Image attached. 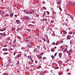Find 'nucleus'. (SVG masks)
Segmentation results:
<instances>
[{
	"instance_id": "obj_1",
	"label": "nucleus",
	"mask_w": 75,
	"mask_h": 75,
	"mask_svg": "<svg viewBox=\"0 0 75 75\" xmlns=\"http://www.w3.org/2000/svg\"><path fill=\"white\" fill-rule=\"evenodd\" d=\"M23 19L26 20H30V18L28 16H24L23 17Z\"/></svg>"
},
{
	"instance_id": "obj_2",
	"label": "nucleus",
	"mask_w": 75,
	"mask_h": 75,
	"mask_svg": "<svg viewBox=\"0 0 75 75\" xmlns=\"http://www.w3.org/2000/svg\"><path fill=\"white\" fill-rule=\"evenodd\" d=\"M34 10H32L31 11H29V13L30 14H34Z\"/></svg>"
},
{
	"instance_id": "obj_3",
	"label": "nucleus",
	"mask_w": 75,
	"mask_h": 75,
	"mask_svg": "<svg viewBox=\"0 0 75 75\" xmlns=\"http://www.w3.org/2000/svg\"><path fill=\"white\" fill-rule=\"evenodd\" d=\"M4 11H1V10H0V14L1 15H3V14H4Z\"/></svg>"
},
{
	"instance_id": "obj_4",
	"label": "nucleus",
	"mask_w": 75,
	"mask_h": 75,
	"mask_svg": "<svg viewBox=\"0 0 75 75\" xmlns=\"http://www.w3.org/2000/svg\"><path fill=\"white\" fill-rule=\"evenodd\" d=\"M37 57L39 58V59H41L42 57L41 56H40V55H38L37 56Z\"/></svg>"
},
{
	"instance_id": "obj_5",
	"label": "nucleus",
	"mask_w": 75,
	"mask_h": 75,
	"mask_svg": "<svg viewBox=\"0 0 75 75\" xmlns=\"http://www.w3.org/2000/svg\"><path fill=\"white\" fill-rule=\"evenodd\" d=\"M27 58H28V59H31V58H32V57H31V56H28Z\"/></svg>"
},
{
	"instance_id": "obj_6",
	"label": "nucleus",
	"mask_w": 75,
	"mask_h": 75,
	"mask_svg": "<svg viewBox=\"0 0 75 75\" xmlns=\"http://www.w3.org/2000/svg\"><path fill=\"white\" fill-rule=\"evenodd\" d=\"M57 3L58 4H60L61 3V1H59L57 2Z\"/></svg>"
},
{
	"instance_id": "obj_7",
	"label": "nucleus",
	"mask_w": 75,
	"mask_h": 75,
	"mask_svg": "<svg viewBox=\"0 0 75 75\" xmlns=\"http://www.w3.org/2000/svg\"><path fill=\"white\" fill-rule=\"evenodd\" d=\"M16 22L17 23V24H19L20 23V21L19 20H17L16 21Z\"/></svg>"
},
{
	"instance_id": "obj_8",
	"label": "nucleus",
	"mask_w": 75,
	"mask_h": 75,
	"mask_svg": "<svg viewBox=\"0 0 75 75\" xmlns=\"http://www.w3.org/2000/svg\"><path fill=\"white\" fill-rule=\"evenodd\" d=\"M28 48H31V47H33V45H28Z\"/></svg>"
},
{
	"instance_id": "obj_9",
	"label": "nucleus",
	"mask_w": 75,
	"mask_h": 75,
	"mask_svg": "<svg viewBox=\"0 0 75 75\" xmlns=\"http://www.w3.org/2000/svg\"><path fill=\"white\" fill-rule=\"evenodd\" d=\"M46 14V12L45 11L44 12V13H43L42 16L43 17H44V16H45Z\"/></svg>"
},
{
	"instance_id": "obj_10",
	"label": "nucleus",
	"mask_w": 75,
	"mask_h": 75,
	"mask_svg": "<svg viewBox=\"0 0 75 75\" xmlns=\"http://www.w3.org/2000/svg\"><path fill=\"white\" fill-rule=\"evenodd\" d=\"M2 51H7V49H2Z\"/></svg>"
},
{
	"instance_id": "obj_11",
	"label": "nucleus",
	"mask_w": 75,
	"mask_h": 75,
	"mask_svg": "<svg viewBox=\"0 0 75 75\" xmlns=\"http://www.w3.org/2000/svg\"><path fill=\"white\" fill-rule=\"evenodd\" d=\"M59 57H62V53H60L59 54Z\"/></svg>"
},
{
	"instance_id": "obj_12",
	"label": "nucleus",
	"mask_w": 75,
	"mask_h": 75,
	"mask_svg": "<svg viewBox=\"0 0 75 75\" xmlns=\"http://www.w3.org/2000/svg\"><path fill=\"white\" fill-rule=\"evenodd\" d=\"M21 55V54H18L17 56L16 57H17L18 58H19V57H20Z\"/></svg>"
},
{
	"instance_id": "obj_13",
	"label": "nucleus",
	"mask_w": 75,
	"mask_h": 75,
	"mask_svg": "<svg viewBox=\"0 0 75 75\" xmlns=\"http://www.w3.org/2000/svg\"><path fill=\"white\" fill-rule=\"evenodd\" d=\"M67 51V48H66L65 50L63 51V52H65V51Z\"/></svg>"
},
{
	"instance_id": "obj_14",
	"label": "nucleus",
	"mask_w": 75,
	"mask_h": 75,
	"mask_svg": "<svg viewBox=\"0 0 75 75\" xmlns=\"http://www.w3.org/2000/svg\"><path fill=\"white\" fill-rule=\"evenodd\" d=\"M6 30V28H5V29L1 30V29H0V31H5Z\"/></svg>"
},
{
	"instance_id": "obj_15",
	"label": "nucleus",
	"mask_w": 75,
	"mask_h": 75,
	"mask_svg": "<svg viewBox=\"0 0 75 75\" xmlns=\"http://www.w3.org/2000/svg\"><path fill=\"white\" fill-rule=\"evenodd\" d=\"M69 16H70V18H71V19H74V17H72V16L71 15H70Z\"/></svg>"
},
{
	"instance_id": "obj_16",
	"label": "nucleus",
	"mask_w": 75,
	"mask_h": 75,
	"mask_svg": "<svg viewBox=\"0 0 75 75\" xmlns=\"http://www.w3.org/2000/svg\"><path fill=\"white\" fill-rule=\"evenodd\" d=\"M37 50V48H35L33 50V52H35V51H36V50Z\"/></svg>"
},
{
	"instance_id": "obj_17",
	"label": "nucleus",
	"mask_w": 75,
	"mask_h": 75,
	"mask_svg": "<svg viewBox=\"0 0 75 75\" xmlns=\"http://www.w3.org/2000/svg\"><path fill=\"white\" fill-rule=\"evenodd\" d=\"M58 44H59V42H57L56 43V45H58Z\"/></svg>"
},
{
	"instance_id": "obj_18",
	"label": "nucleus",
	"mask_w": 75,
	"mask_h": 75,
	"mask_svg": "<svg viewBox=\"0 0 75 75\" xmlns=\"http://www.w3.org/2000/svg\"><path fill=\"white\" fill-rule=\"evenodd\" d=\"M9 50H11V51H12V50H13V48H12L11 47H10V48H9Z\"/></svg>"
},
{
	"instance_id": "obj_19",
	"label": "nucleus",
	"mask_w": 75,
	"mask_h": 75,
	"mask_svg": "<svg viewBox=\"0 0 75 75\" xmlns=\"http://www.w3.org/2000/svg\"><path fill=\"white\" fill-rule=\"evenodd\" d=\"M51 51L52 52H54V51L55 50H54V49H52L51 50Z\"/></svg>"
},
{
	"instance_id": "obj_20",
	"label": "nucleus",
	"mask_w": 75,
	"mask_h": 75,
	"mask_svg": "<svg viewBox=\"0 0 75 75\" xmlns=\"http://www.w3.org/2000/svg\"><path fill=\"white\" fill-rule=\"evenodd\" d=\"M63 33H65V34H67V32H65V31L64 30H63Z\"/></svg>"
},
{
	"instance_id": "obj_21",
	"label": "nucleus",
	"mask_w": 75,
	"mask_h": 75,
	"mask_svg": "<svg viewBox=\"0 0 75 75\" xmlns=\"http://www.w3.org/2000/svg\"><path fill=\"white\" fill-rule=\"evenodd\" d=\"M67 39H68L69 38V39H71V38L69 36H67Z\"/></svg>"
},
{
	"instance_id": "obj_22",
	"label": "nucleus",
	"mask_w": 75,
	"mask_h": 75,
	"mask_svg": "<svg viewBox=\"0 0 75 75\" xmlns=\"http://www.w3.org/2000/svg\"><path fill=\"white\" fill-rule=\"evenodd\" d=\"M10 16H11V17H13V14H12V13H11L10 14Z\"/></svg>"
},
{
	"instance_id": "obj_23",
	"label": "nucleus",
	"mask_w": 75,
	"mask_h": 75,
	"mask_svg": "<svg viewBox=\"0 0 75 75\" xmlns=\"http://www.w3.org/2000/svg\"><path fill=\"white\" fill-rule=\"evenodd\" d=\"M43 21H47V19H43Z\"/></svg>"
},
{
	"instance_id": "obj_24",
	"label": "nucleus",
	"mask_w": 75,
	"mask_h": 75,
	"mask_svg": "<svg viewBox=\"0 0 75 75\" xmlns=\"http://www.w3.org/2000/svg\"><path fill=\"white\" fill-rule=\"evenodd\" d=\"M19 64H20V62H19V61H18L17 62V63H16V64L18 65H19Z\"/></svg>"
},
{
	"instance_id": "obj_25",
	"label": "nucleus",
	"mask_w": 75,
	"mask_h": 75,
	"mask_svg": "<svg viewBox=\"0 0 75 75\" xmlns=\"http://www.w3.org/2000/svg\"><path fill=\"white\" fill-rule=\"evenodd\" d=\"M46 13H47V14H48V15L50 14V12H48V11H47Z\"/></svg>"
},
{
	"instance_id": "obj_26",
	"label": "nucleus",
	"mask_w": 75,
	"mask_h": 75,
	"mask_svg": "<svg viewBox=\"0 0 75 75\" xmlns=\"http://www.w3.org/2000/svg\"><path fill=\"white\" fill-rule=\"evenodd\" d=\"M31 31V29H28V31H29V32H30V31Z\"/></svg>"
},
{
	"instance_id": "obj_27",
	"label": "nucleus",
	"mask_w": 75,
	"mask_h": 75,
	"mask_svg": "<svg viewBox=\"0 0 75 75\" xmlns=\"http://www.w3.org/2000/svg\"><path fill=\"white\" fill-rule=\"evenodd\" d=\"M51 57L52 58H54V55H52Z\"/></svg>"
},
{
	"instance_id": "obj_28",
	"label": "nucleus",
	"mask_w": 75,
	"mask_h": 75,
	"mask_svg": "<svg viewBox=\"0 0 75 75\" xmlns=\"http://www.w3.org/2000/svg\"><path fill=\"white\" fill-rule=\"evenodd\" d=\"M11 30H15V28H12Z\"/></svg>"
},
{
	"instance_id": "obj_29",
	"label": "nucleus",
	"mask_w": 75,
	"mask_h": 75,
	"mask_svg": "<svg viewBox=\"0 0 75 75\" xmlns=\"http://www.w3.org/2000/svg\"><path fill=\"white\" fill-rule=\"evenodd\" d=\"M50 22L51 23H54V20H52Z\"/></svg>"
},
{
	"instance_id": "obj_30",
	"label": "nucleus",
	"mask_w": 75,
	"mask_h": 75,
	"mask_svg": "<svg viewBox=\"0 0 75 75\" xmlns=\"http://www.w3.org/2000/svg\"><path fill=\"white\" fill-rule=\"evenodd\" d=\"M16 46V45L15 44L13 45H12V47H15Z\"/></svg>"
},
{
	"instance_id": "obj_31",
	"label": "nucleus",
	"mask_w": 75,
	"mask_h": 75,
	"mask_svg": "<svg viewBox=\"0 0 75 75\" xmlns=\"http://www.w3.org/2000/svg\"><path fill=\"white\" fill-rule=\"evenodd\" d=\"M52 12H53V14H56V12H55V11H52Z\"/></svg>"
},
{
	"instance_id": "obj_32",
	"label": "nucleus",
	"mask_w": 75,
	"mask_h": 75,
	"mask_svg": "<svg viewBox=\"0 0 75 75\" xmlns=\"http://www.w3.org/2000/svg\"><path fill=\"white\" fill-rule=\"evenodd\" d=\"M73 4L72 3V2H70L69 3V4H68L70 5V4Z\"/></svg>"
},
{
	"instance_id": "obj_33",
	"label": "nucleus",
	"mask_w": 75,
	"mask_h": 75,
	"mask_svg": "<svg viewBox=\"0 0 75 75\" xmlns=\"http://www.w3.org/2000/svg\"><path fill=\"white\" fill-rule=\"evenodd\" d=\"M25 13L26 14H30V12H26Z\"/></svg>"
},
{
	"instance_id": "obj_34",
	"label": "nucleus",
	"mask_w": 75,
	"mask_h": 75,
	"mask_svg": "<svg viewBox=\"0 0 75 75\" xmlns=\"http://www.w3.org/2000/svg\"><path fill=\"white\" fill-rule=\"evenodd\" d=\"M52 44L54 45H55V42H53Z\"/></svg>"
},
{
	"instance_id": "obj_35",
	"label": "nucleus",
	"mask_w": 75,
	"mask_h": 75,
	"mask_svg": "<svg viewBox=\"0 0 75 75\" xmlns=\"http://www.w3.org/2000/svg\"><path fill=\"white\" fill-rule=\"evenodd\" d=\"M43 40L44 41H46V39H45V38H43Z\"/></svg>"
},
{
	"instance_id": "obj_36",
	"label": "nucleus",
	"mask_w": 75,
	"mask_h": 75,
	"mask_svg": "<svg viewBox=\"0 0 75 75\" xmlns=\"http://www.w3.org/2000/svg\"><path fill=\"white\" fill-rule=\"evenodd\" d=\"M14 43H16V39H15L14 41Z\"/></svg>"
},
{
	"instance_id": "obj_37",
	"label": "nucleus",
	"mask_w": 75,
	"mask_h": 75,
	"mask_svg": "<svg viewBox=\"0 0 75 75\" xmlns=\"http://www.w3.org/2000/svg\"><path fill=\"white\" fill-rule=\"evenodd\" d=\"M69 69H67V72H69Z\"/></svg>"
},
{
	"instance_id": "obj_38",
	"label": "nucleus",
	"mask_w": 75,
	"mask_h": 75,
	"mask_svg": "<svg viewBox=\"0 0 75 75\" xmlns=\"http://www.w3.org/2000/svg\"><path fill=\"white\" fill-rule=\"evenodd\" d=\"M69 34H72V33L71 32H69Z\"/></svg>"
},
{
	"instance_id": "obj_39",
	"label": "nucleus",
	"mask_w": 75,
	"mask_h": 75,
	"mask_svg": "<svg viewBox=\"0 0 75 75\" xmlns=\"http://www.w3.org/2000/svg\"><path fill=\"white\" fill-rule=\"evenodd\" d=\"M4 75H8V74H6V73H4L3 74Z\"/></svg>"
},
{
	"instance_id": "obj_40",
	"label": "nucleus",
	"mask_w": 75,
	"mask_h": 75,
	"mask_svg": "<svg viewBox=\"0 0 75 75\" xmlns=\"http://www.w3.org/2000/svg\"><path fill=\"white\" fill-rule=\"evenodd\" d=\"M7 54H8V53L7 52H6L4 53V55H5V54L7 55Z\"/></svg>"
},
{
	"instance_id": "obj_41",
	"label": "nucleus",
	"mask_w": 75,
	"mask_h": 75,
	"mask_svg": "<svg viewBox=\"0 0 75 75\" xmlns=\"http://www.w3.org/2000/svg\"><path fill=\"white\" fill-rule=\"evenodd\" d=\"M43 7L44 9L45 10H46V8L44 6V7Z\"/></svg>"
},
{
	"instance_id": "obj_42",
	"label": "nucleus",
	"mask_w": 75,
	"mask_h": 75,
	"mask_svg": "<svg viewBox=\"0 0 75 75\" xmlns=\"http://www.w3.org/2000/svg\"><path fill=\"white\" fill-rule=\"evenodd\" d=\"M60 48L62 49H64V48H63V47L62 46H60Z\"/></svg>"
},
{
	"instance_id": "obj_43",
	"label": "nucleus",
	"mask_w": 75,
	"mask_h": 75,
	"mask_svg": "<svg viewBox=\"0 0 75 75\" xmlns=\"http://www.w3.org/2000/svg\"><path fill=\"white\" fill-rule=\"evenodd\" d=\"M30 60L32 62H34V61L33 60V59H30Z\"/></svg>"
},
{
	"instance_id": "obj_44",
	"label": "nucleus",
	"mask_w": 75,
	"mask_h": 75,
	"mask_svg": "<svg viewBox=\"0 0 75 75\" xmlns=\"http://www.w3.org/2000/svg\"><path fill=\"white\" fill-rule=\"evenodd\" d=\"M16 54V52H14L13 53V55H15Z\"/></svg>"
},
{
	"instance_id": "obj_45",
	"label": "nucleus",
	"mask_w": 75,
	"mask_h": 75,
	"mask_svg": "<svg viewBox=\"0 0 75 75\" xmlns=\"http://www.w3.org/2000/svg\"><path fill=\"white\" fill-rule=\"evenodd\" d=\"M59 74L60 75H62V73H61V72H59Z\"/></svg>"
},
{
	"instance_id": "obj_46",
	"label": "nucleus",
	"mask_w": 75,
	"mask_h": 75,
	"mask_svg": "<svg viewBox=\"0 0 75 75\" xmlns=\"http://www.w3.org/2000/svg\"><path fill=\"white\" fill-rule=\"evenodd\" d=\"M72 40H71L70 41V44H72Z\"/></svg>"
},
{
	"instance_id": "obj_47",
	"label": "nucleus",
	"mask_w": 75,
	"mask_h": 75,
	"mask_svg": "<svg viewBox=\"0 0 75 75\" xmlns=\"http://www.w3.org/2000/svg\"><path fill=\"white\" fill-rule=\"evenodd\" d=\"M20 7V6L19 4L18 5V7Z\"/></svg>"
},
{
	"instance_id": "obj_48",
	"label": "nucleus",
	"mask_w": 75,
	"mask_h": 75,
	"mask_svg": "<svg viewBox=\"0 0 75 75\" xmlns=\"http://www.w3.org/2000/svg\"><path fill=\"white\" fill-rule=\"evenodd\" d=\"M32 23H33V24H35V22H34V21H33Z\"/></svg>"
},
{
	"instance_id": "obj_49",
	"label": "nucleus",
	"mask_w": 75,
	"mask_h": 75,
	"mask_svg": "<svg viewBox=\"0 0 75 75\" xmlns=\"http://www.w3.org/2000/svg\"><path fill=\"white\" fill-rule=\"evenodd\" d=\"M61 43H63V42H64V41H63L62 40H61Z\"/></svg>"
},
{
	"instance_id": "obj_50",
	"label": "nucleus",
	"mask_w": 75,
	"mask_h": 75,
	"mask_svg": "<svg viewBox=\"0 0 75 75\" xmlns=\"http://www.w3.org/2000/svg\"><path fill=\"white\" fill-rule=\"evenodd\" d=\"M67 53L69 55H71V53H70L69 52Z\"/></svg>"
},
{
	"instance_id": "obj_51",
	"label": "nucleus",
	"mask_w": 75,
	"mask_h": 75,
	"mask_svg": "<svg viewBox=\"0 0 75 75\" xmlns=\"http://www.w3.org/2000/svg\"><path fill=\"white\" fill-rule=\"evenodd\" d=\"M54 57H56V56L57 55V53H55V54H54Z\"/></svg>"
},
{
	"instance_id": "obj_52",
	"label": "nucleus",
	"mask_w": 75,
	"mask_h": 75,
	"mask_svg": "<svg viewBox=\"0 0 75 75\" xmlns=\"http://www.w3.org/2000/svg\"><path fill=\"white\" fill-rule=\"evenodd\" d=\"M65 46L66 47H67V48H68V45H65Z\"/></svg>"
},
{
	"instance_id": "obj_53",
	"label": "nucleus",
	"mask_w": 75,
	"mask_h": 75,
	"mask_svg": "<svg viewBox=\"0 0 75 75\" xmlns=\"http://www.w3.org/2000/svg\"><path fill=\"white\" fill-rule=\"evenodd\" d=\"M59 9L60 10L62 11V9H61V8L59 7Z\"/></svg>"
},
{
	"instance_id": "obj_54",
	"label": "nucleus",
	"mask_w": 75,
	"mask_h": 75,
	"mask_svg": "<svg viewBox=\"0 0 75 75\" xmlns=\"http://www.w3.org/2000/svg\"><path fill=\"white\" fill-rule=\"evenodd\" d=\"M37 47L39 48V49H40V46H37Z\"/></svg>"
},
{
	"instance_id": "obj_55",
	"label": "nucleus",
	"mask_w": 75,
	"mask_h": 75,
	"mask_svg": "<svg viewBox=\"0 0 75 75\" xmlns=\"http://www.w3.org/2000/svg\"><path fill=\"white\" fill-rule=\"evenodd\" d=\"M71 51H72V50H69V52H71Z\"/></svg>"
},
{
	"instance_id": "obj_56",
	"label": "nucleus",
	"mask_w": 75,
	"mask_h": 75,
	"mask_svg": "<svg viewBox=\"0 0 75 75\" xmlns=\"http://www.w3.org/2000/svg\"><path fill=\"white\" fill-rule=\"evenodd\" d=\"M15 17H17V15H15Z\"/></svg>"
},
{
	"instance_id": "obj_57",
	"label": "nucleus",
	"mask_w": 75,
	"mask_h": 75,
	"mask_svg": "<svg viewBox=\"0 0 75 75\" xmlns=\"http://www.w3.org/2000/svg\"><path fill=\"white\" fill-rule=\"evenodd\" d=\"M25 41H26V42H28H28L29 41V40H25Z\"/></svg>"
},
{
	"instance_id": "obj_58",
	"label": "nucleus",
	"mask_w": 75,
	"mask_h": 75,
	"mask_svg": "<svg viewBox=\"0 0 75 75\" xmlns=\"http://www.w3.org/2000/svg\"><path fill=\"white\" fill-rule=\"evenodd\" d=\"M7 47V45H5L4 46V47Z\"/></svg>"
},
{
	"instance_id": "obj_59",
	"label": "nucleus",
	"mask_w": 75,
	"mask_h": 75,
	"mask_svg": "<svg viewBox=\"0 0 75 75\" xmlns=\"http://www.w3.org/2000/svg\"><path fill=\"white\" fill-rule=\"evenodd\" d=\"M6 16L7 17V16H8V14H6Z\"/></svg>"
},
{
	"instance_id": "obj_60",
	"label": "nucleus",
	"mask_w": 75,
	"mask_h": 75,
	"mask_svg": "<svg viewBox=\"0 0 75 75\" xmlns=\"http://www.w3.org/2000/svg\"><path fill=\"white\" fill-rule=\"evenodd\" d=\"M18 38L19 39L21 38V37H20V36H18Z\"/></svg>"
},
{
	"instance_id": "obj_61",
	"label": "nucleus",
	"mask_w": 75,
	"mask_h": 75,
	"mask_svg": "<svg viewBox=\"0 0 75 75\" xmlns=\"http://www.w3.org/2000/svg\"><path fill=\"white\" fill-rule=\"evenodd\" d=\"M58 68H59V67H56V68H55V69H58Z\"/></svg>"
},
{
	"instance_id": "obj_62",
	"label": "nucleus",
	"mask_w": 75,
	"mask_h": 75,
	"mask_svg": "<svg viewBox=\"0 0 75 75\" xmlns=\"http://www.w3.org/2000/svg\"><path fill=\"white\" fill-rule=\"evenodd\" d=\"M41 21H42L43 22H44V20H42V19H41L40 20Z\"/></svg>"
},
{
	"instance_id": "obj_63",
	"label": "nucleus",
	"mask_w": 75,
	"mask_h": 75,
	"mask_svg": "<svg viewBox=\"0 0 75 75\" xmlns=\"http://www.w3.org/2000/svg\"><path fill=\"white\" fill-rule=\"evenodd\" d=\"M29 43L30 44H31V42H29Z\"/></svg>"
},
{
	"instance_id": "obj_64",
	"label": "nucleus",
	"mask_w": 75,
	"mask_h": 75,
	"mask_svg": "<svg viewBox=\"0 0 75 75\" xmlns=\"http://www.w3.org/2000/svg\"><path fill=\"white\" fill-rule=\"evenodd\" d=\"M55 63H53L52 64V65H55Z\"/></svg>"
}]
</instances>
